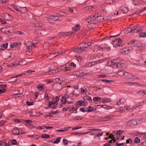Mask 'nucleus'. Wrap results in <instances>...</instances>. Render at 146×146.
<instances>
[{"mask_svg": "<svg viewBox=\"0 0 146 146\" xmlns=\"http://www.w3.org/2000/svg\"><path fill=\"white\" fill-rule=\"evenodd\" d=\"M86 42H83L79 45L78 48H74V51L78 53H82L85 49L88 48Z\"/></svg>", "mask_w": 146, "mask_h": 146, "instance_id": "obj_1", "label": "nucleus"}, {"mask_svg": "<svg viewBox=\"0 0 146 146\" xmlns=\"http://www.w3.org/2000/svg\"><path fill=\"white\" fill-rule=\"evenodd\" d=\"M113 41V45L114 47L119 46L122 43V40L119 38H118L117 39H116Z\"/></svg>", "mask_w": 146, "mask_h": 146, "instance_id": "obj_2", "label": "nucleus"}, {"mask_svg": "<svg viewBox=\"0 0 146 146\" xmlns=\"http://www.w3.org/2000/svg\"><path fill=\"white\" fill-rule=\"evenodd\" d=\"M53 87L55 89L57 90H59L62 88V86L61 83L56 82L53 85Z\"/></svg>", "mask_w": 146, "mask_h": 146, "instance_id": "obj_3", "label": "nucleus"}, {"mask_svg": "<svg viewBox=\"0 0 146 146\" xmlns=\"http://www.w3.org/2000/svg\"><path fill=\"white\" fill-rule=\"evenodd\" d=\"M59 17H60V16H51L47 19V20L49 23H52L54 21L58 20L59 19Z\"/></svg>", "mask_w": 146, "mask_h": 146, "instance_id": "obj_4", "label": "nucleus"}, {"mask_svg": "<svg viewBox=\"0 0 146 146\" xmlns=\"http://www.w3.org/2000/svg\"><path fill=\"white\" fill-rule=\"evenodd\" d=\"M59 72L58 69L57 68H55L54 69H51V68L50 70L48 72V73L50 74H53L55 73H57Z\"/></svg>", "mask_w": 146, "mask_h": 146, "instance_id": "obj_5", "label": "nucleus"}, {"mask_svg": "<svg viewBox=\"0 0 146 146\" xmlns=\"http://www.w3.org/2000/svg\"><path fill=\"white\" fill-rule=\"evenodd\" d=\"M139 25H137L133 27H130L131 30V32L132 33H137L139 32V29H137L139 27Z\"/></svg>", "mask_w": 146, "mask_h": 146, "instance_id": "obj_6", "label": "nucleus"}, {"mask_svg": "<svg viewBox=\"0 0 146 146\" xmlns=\"http://www.w3.org/2000/svg\"><path fill=\"white\" fill-rule=\"evenodd\" d=\"M120 53L122 54H125L129 53V50L127 48H124L120 50Z\"/></svg>", "mask_w": 146, "mask_h": 146, "instance_id": "obj_7", "label": "nucleus"}, {"mask_svg": "<svg viewBox=\"0 0 146 146\" xmlns=\"http://www.w3.org/2000/svg\"><path fill=\"white\" fill-rule=\"evenodd\" d=\"M146 90H142L137 92L138 95L139 96H143L146 95Z\"/></svg>", "mask_w": 146, "mask_h": 146, "instance_id": "obj_8", "label": "nucleus"}, {"mask_svg": "<svg viewBox=\"0 0 146 146\" xmlns=\"http://www.w3.org/2000/svg\"><path fill=\"white\" fill-rule=\"evenodd\" d=\"M63 66L65 68L66 71H70L71 70L72 67H71L70 64L69 63H67L66 64L64 65Z\"/></svg>", "mask_w": 146, "mask_h": 146, "instance_id": "obj_9", "label": "nucleus"}, {"mask_svg": "<svg viewBox=\"0 0 146 146\" xmlns=\"http://www.w3.org/2000/svg\"><path fill=\"white\" fill-rule=\"evenodd\" d=\"M76 74L77 76L81 77L83 76L85 74L82 70H80L76 72Z\"/></svg>", "mask_w": 146, "mask_h": 146, "instance_id": "obj_10", "label": "nucleus"}, {"mask_svg": "<svg viewBox=\"0 0 146 146\" xmlns=\"http://www.w3.org/2000/svg\"><path fill=\"white\" fill-rule=\"evenodd\" d=\"M115 117L114 115H109L108 116H107L106 117H105L104 118V120L103 121H110V120H111L113 118Z\"/></svg>", "mask_w": 146, "mask_h": 146, "instance_id": "obj_11", "label": "nucleus"}, {"mask_svg": "<svg viewBox=\"0 0 146 146\" xmlns=\"http://www.w3.org/2000/svg\"><path fill=\"white\" fill-rule=\"evenodd\" d=\"M21 9L20 12L21 13H26L28 11L27 8L25 7H19Z\"/></svg>", "mask_w": 146, "mask_h": 146, "instance_id": "obj_12", "label": "nucleus"}, {"mask_svg": "<svg viewBox=\"0 0 146 146\" xmlns=\"http://www.w3.org/2000/svg\"><path fill=\"white\" fill-rule=\"evenodd\" d=\"M134 46L137 48H141L142 46V43L140 41H137L135 42Z\"/></svg>", "mask_w": 146, "mask_h": 146, "instance_id": "obj_13", "label": "nucleus"}, {"mask_svg": "<svg viewBox=\"0 0 146 146\" xmlns=\"http://www.w3.org/2000/svg\"><path fill=\"white\" fill-rule=\"evenodd\" d=\"M124 76L128 78H132V74L128 72H124Z\"/></svg>", "mask_w": 146, "mask_h": 146, "instance_id": "obj_14", "label": "nucleus"}, {"mask_svg": "<svg viewBox=\"0 0 146 146\" xmlns=\"http://www.w3.org/2000/svg\"><path fill=\"white\" fill-rule=\"evenodd\" d=\"M12 132L15 135H19V131L17 129L14 128L12 130Z\"/></svg>", "mask_w": 146, "mask_h": 146, "instance_id": "obj_15", "label": "nucleus"}, {"mask_svg": "<svg viewBox=\"0 0 146 146\" xmlns=\"http://www.w3.org/2000/svg\"><path fill=\"white\" fill-rule=\"evenodd\" d=\"M83 99L85 100H88L90 102L92 101L91 98L88 96H85L83 98Z\"/></svg>", "mask_w": 146, "mask_h": 146, "instance_id": "obj_16", "label": "nucleus"}, {"mask_svg": "<svg viewBox=\"0 0 146 146\" xmlns=\"http://www.w3.org/2000/svg\"><path fill=\"white\" fill-rule=\"evenodd\" d=\"M110 99L108 98H103L102 100V102L104 103L110 102Z\"/></svg>", "mask_w": 146, "mask_h": 146, "instance_id": "obj_17", "label": "nucleus"}, {"mask_svg": "<svg viewBox=\"0 0 146 146\" xmlns=\"http://www.w3.org/2000/svg\"><path fill=\"white\" fill-rule=\"evenodd\" d=\"M124 32L125 34H128L131 33V30L130 27L125 29L124 30Z\"/></svg>", "mask_w": 146, "mask_h": 146, "instance_id": "obj_18", "label": "nucleus"}, {"mask_svg": "<svg viewBox=\"0 0 146 146\" xmlns=\"http://www.w3.org/2000/svg\"><path fill=\"white\" fill-rule=\"evenodd\" d=\"M5 17H7V18L8 19L7 20H11L13 19V17L8 13H5Z\"/></svg>", "mask_w": 146, "mask_h": 146, "instance_id": "obj_19", "label": "nucleus"}, {"mask_svg": "<svg viewBox=\"0 0 146 146\" xmlns=\"http://www.w3.org/2000/svg\"><path fill=\"white\" fill-rule=\"evenodd\" d=\"M35 25L36 27H43L44 26V25L42 23L37 22L35 23Z\"/></svg>", "mask_w": 146, "mask_h": 146, "instance_id": "obj_20", "label": "nucleus"}, {"mask_svg": "<svg viewBox=\"0 0 146 146\" xmlns=\"http://www.w3.org/2000/svg\"><path fill=\"white\" fill-rule=\"evenodd\" d=\"M118 35H114V36H107L106 37H105L104 38H103L100 39V41L104 40L106 39H109L110 38H111L112 37H115V36H117Z\"/></svg>", "mask_w": 146, "mask_h": 146, "instance_id": "obj_21", "label": "nucleus"}, {"mask_svg": "<svg viewBox=\"0 0 146 146\" xmlns=\"http://www.w3.org/2000/svg\"><path fill=\"white\" fill-rule=\"evenodd\" d=\"M22 61H18L17 60H16L14 62H13V65L14 66H17V65H19V64H21L20 62H22Z\"/></svg>", "mask_w": 146, "mask_h": 146, "instance_id": "obj_22", "label": "nucleus"}, {"mask_svg": "<svg viewBox=\"0 0 146 146\" xmlns=\"http://www.w3.org/2000/svg\"><path fill=\"white\" fill-rule=\"evenodd\" d=\"M58 15H60V16H66L67 15V13H66L65 12H62V11H60L59 12V13H58ZM60 18V17H59Z\"/></svg>", "mask_w": 146, "mask_h": 146, "instance_id": "obj_23", "label": "nucleus"}, {"mask_svg": "<svg viewBox=\"0 0 146 146\" xmlns=\"http://www.w3.org/2000/svg\"><path fill=\"white\" fill-rule=\"evenodd\" d=\"M118 59H117V60L116 59H114V60L113 61H114V65L116 66V67H120V66L121 65V64L119 63H118L116 61Z\"/></svg>", "mask_w": 146, "mask_h": 146, "instance_id": "obj_24", "label": "nucleus"}, {"mask_svg": "<svg viewBox=\"0 0 146 146\" xmlns=\"http://www.w3.org/2000/svg\"><path fill=\"white\" fill-rule=\"evenodd\" d=\"M121 101H123V102H125V100L124 98H122L119 100L118 102H116V104L117 105H120L121 104Z\"/></svg>", "mask_w": 146, "mask_h": 146, "instance_id": "obj_25", "label": "nucleus"}, {"mask_svg": "<svg viewBox=\"0 0 146 146\" xmlns=\"http://www.w3.org/2000/svg\"><path fill=\"white\" fill-rule=\"evenodd\" d=\"M18 45V44L17 42H15L11 45V47L12 48L15 47H17Z\"/></svg>", "mask_w": 146, "mask_h": 146, "instance_id": "obj_26", "label": "nucleus"}, {"mask_svg": "<svg viewBox=\"0 0 146 146\" xmlns=\"http://www.w3.org/2000/svg\"><path fill=\"white\" fill-rule=\"evenodd\" d=\"M72 34V33L70 32L64 33V37H66V36H70Z\"/></svg>", "mask_w": 146, "mask_h": 146, "instance_id": "obj_27", "label": "nucleus"}, {"mask_svg": "<svg viewBox=\"0 0 146 146\" xmlns=\"http://www.w3.org/2000/svg\"><path fill=\"white\" fill-rule=\"evenodd\" d=\"M122 11L124 13H126L128 12V10L127 8L126 7H123L122 9Z\"/></svg>", "mask_w": 146, "mask_h": 146, "instance_id": "obj_28", "label": "nucleus"}, {"mask_svg": "<svg viewBox=\"0 0 146 146\" xmlns=\"http://www.w3.org/2000/svg\"><path fill=\"white\" fill-rule=\"evenodd\" d=\"M90 16L92 18L91 20H92V21L94 20L97 18V17H99L98 16L96 15H92Z\"/></svg>", "mask_w": 146, "mask_h": 146, "instance_id": "obj_29", "label": "nucleus"}, {"mask_svg": "<svg viewBox=\"0 0 146 146\" xmlns=\"http://www.w3.org/2000/svg\"><path fill=\"white\" fill-rule=\"evenodd\" d=\"M139 36L140 37H145L146 36V33L144 32H141L139 34Z\"/></svg>", "mask_w": 146, "mask_h": 146, "instance_id": "obj_30", "label": "nucleus"}, {"mask_svg": "<svg viewBox=\"0 0 146 146\" xmlns=\"http://www.w3.org/2000/svg\"><path fill=\"white\" fill-rule=\"evenodd\" d=\"M117 74L120 76H122L124 75V72L123 71H118L117 72Z\"/></svg>", "mask_w": 146, "mask_h": 146, "instance_id": "obj_31", "label": "nucleus"}, {"mask_svg": "<svg viewBox=\"0 0 146 146\" xmlns=\"http://www.w3.org/2000/svg\"><path fill=\"white\" fill-rule=\"evenodd\" d=\"M61 139V138L60 137H57L56 140L53 142V143L54 144L58 143L60 141Z\"/></svg>", "mask_w": 146, "mask_h": 146, "instance_id": "obj_32", "label": "nucleus"}, {"mask_svg": "<svg viewBox=\"0 0 146 146\" xmlns=\"http://www.w3.org/2000/svg\"><path fill=\"white\" fill-rule=\"evenodd\" d=\"M64 53V52H57V53H53L54 55H55L54 56H57L59 55L63 54Z\"/></svg>", "mask_w": 146, "mask_h": 146, "instance_id": "obj_33", "label": "nucleus"}, {"mask_svg": "<svg viewBox=\"0 0 146 146\" xmlns=\"http://www.w3.org/2000/svg\"><path fill=\"white\" fill-rule=\"evenodd\" d=\"M11 142L13 144V145H18L17 141L15 139L12 140L11 141Z\"/></svg>", "mask_w": 146, "mask_h": 146, "instance_id": "obj_34", "label": "nucleus"}, {"mask_svg": "<svg viewBox=\"0 0 146 146\" xmlns=\"http://www.w3.org/2000/svg\"><path fill=\"white\" fill-rule=\"evenodd\" d=\"M85 102L84 101H82V100H79L77 102V104L78 105H80V106L82 105V104L83 103L84 104Z\"/></svg>", "mask_w": 146, "mask_h": 146, "instance_id": "obj_35", "label": "nucleus"}, {"mask_svg": "<svg viewBox=\"0 0 146 146\" xmlns=\"http://www.w3.org/2000/svg\"><path fill=\"white\" fill-rule=\"evenodd\" d=\"M94 108L91 106H89L88 108L87 112H90L93 111Z\"/></svg>", "mask_w": 146, "mask_h": 146, "instance_id": "obj_36", "label": "nucleus"}, {"mask_svg": "<svg viewBox=\"0 0 146 146\" xmlns=\"http://www.w3.org/2000/svg\"><path fill=\"white\" fill-rule=\"evenodd\" d=\"M8 45V43H6L5 44H3L1 45V46L2 47H3L5 48L6 49L7 48Z\"/></svg>", "mask_w": 146, "mask_h": 146, "instance_id": "obj_37", "label": "nucleus"}, {"mask_svg": "<svg viewBox=\"0 0 146 146\" xmlns=\"http://www.w3.org/2000/svg\"><path fill=\"white\" fill-rule=\"evenodd\" d=\"M107 2L109 4H114V2H115V1L114 0H107Z\"/></svg>", "mask_w": 146, "mask_h": 146, "instance_id": "obj_38", "label": "nucleus"}, {"mask_svg": "<svg viewBox=\"0 0 146 146\" xmlns=\"http://www.w3.org/2000/svg\"><path fill=\"white\" fill-rule=\"evenodd\" d=\"M140 141V140L138 137H136L134 140V142L136 143H138Z\"/></svg>", "mask_w": 146, "mask_h": 146, "instance_id": "obj_39", "label": "nucleus"}, {"mask_svg": "<svg viewBox=\"0 0 146 146\" xmlns=\"http://www.w3.org/2000/svg\"><path fill=\"white\" fill-rule=\"evenodd\" d=\"M50 137V136L48 135H47L46 134H45L44 135L43 134L42 135V138H48Z\"/></svg>", "mask_w": 146, "mask_h": 146, "instance_id": "obj_40", "label": "nucleus"}, {"mask_svg": "<svg viewBox=\"0 0 146 146\" xmlns=\"http://www.w3.org/2000/svg\"><path fill=\"white\" fill-rule=\"evenodd\" d=\"M83 118L82 117H80V116H76L74 118V119H76V120H82Z\"/></svg>", "mask_w": 146, "mask_h": 146, "instance_id": "obj_41", "label": "nucleus"}, {"mask_svg": "<svg viewBox=\"0 0 146 146\" xmlns=\"http://www.w3.org/2000/svg\"><path fill=\"white\" fill-rule=\"evenodd\" d=\"M101 98L98 97H95L94 98L93 100L94 101H99L100 100Z\"/></svg>", "mask_w": 146, "mask_h": 146, "instance_id": "obj_42", "label": "nucleus"}, {"mask_svg": "<svg viewBox=\"0 0 146 146\" xmlns=\"http://www.w3.org/2000/svg\"><path fill=\"white\" fill-rule=\"evenodd\" d=\"M49 103V104L48 105V106L49 108H52V107L51 106L52 105H53V101H52L51 102H48Z\"/></svg>", "mask_w": 146, "mask_h": 146, "instance_id": "obj_43", "label": "nucleus"}, {"mask_svg": "<svg viewBox=\"0 0 146 146\" xmlns=\"http://www.w3.org/2000/svg\"><path fill=\"white\" fill-rule=\"evenodd\" d=\"M112 81L110 80H108L105 79H103L102 80V81L103 82L107 83H109L111 82Z\"/></svg>", "mask_w": 146, "mask_h": 146, "instance_id": "obj_44", "label": "nucleus"}, {"mask_svg": "<svg viewBox=\"0 0 146 146\" xmlns=\"http://www.w3.org/2000/svg\"><path fill=\"white\" fill-rule=\"evenodd\" d=\"M58 36L59 37H61L62 36L64 37V33H60L58 34Z\"/></svg>", "mask_w": 146, "mask_h": 146, "instance_id": "obj_45", "label": "nucleus"}, {"mask_svg": "<svg viewBox=\"0 0 146 146\" xmlns=\"http://www.w3.org/2000/svg\"><path fill=\"white\" fill-rule=\"evenodd\" d=\"M123 132V131L122 130H119L117 132L116 134L117 135H120Z\"/></svg>", "mask_w": 146, "mask_h": 146, "instance_id": "obj_46", "label": "nucleus"}, {"mask_svg": "<svg viewBox=\"0 0 146 146\" xmlns=\"http://www.w3.org/2000/svg\"><path fill=\"white\" fill-rule=\"evenodd\" d=\"M132 142V141L131 139L130 138L129 139H127L126 140L125 144H127L128 143H131Z\"/></svg>", "mask_w": 146, "mask_h": 146, "instance_id": "obj_47", "label": "nucleus"}, {"mask_svg": "<svg viewBox=\"0 0 146 146\" xmlns=\"http://www.w3.org/2000/svg\"><path fill=\"white\" fill-rule=\"evenodd\" d=\"M81 93H84L87 91V89H85L82 88L81 89Z\"/></svg>", "mask_w": 146, "mask_h": 146, "instance_id": "obj_48", "label": "nucleus"}, {"mask_svg": "<svg viewBox=\"0 0 146 146\" xmlns=\"http://www.w3.org/2000/svg\"><path fill=\"white\" fill-rule=\"evenodd\" d=\"M70 64L71 67V66H73V67L75 68L76 66V65L73 62H71Z\"/></svg>", "mask_w": 146, "mask_h": 146, "instance_id": "obj_49", "label": "nucleus"}, {"mask_svg": "<svg viewBox=\"0 0 146 146\" xmlns=\"http://www.w3.org/2000/svg\"><path fill=\"white\" fill-rule=\"evenodd\" d=\"M63 142H65L64 144L65 145H67L68 143V142H67V140L65 139H63Z\"/></svg>", "mask_w": 146, "mask_h": 146, "instance_id": "obj_50", "label": "nucleus"}, {"mask_svg": "<svg viewBox=\"0 0 146 146\" xmlns=\"http://www.w3.org/2000/svg\"><path fill=\"white\" fill-rule=\"evenodd\" d=\"M6 141L5 140L3 141H0V146H3L4 145L3 143H5Z\"/></svg>", "mask_w": 146, "mask_h": 146, "instance_id": "obj_51", "label": "nucleus"}, {"mask_svg": "<svg viewBox=\"0 0 146 146\" xmlns=\"http://www.w3.org/2000/svg\"><path fill=\"white\" fill-rule=\"evenodd\" d=\"M25 121L27 123H31H31L33 122L31 120H25Z\"/></svg>", "mask_w": 146, "mask_h": 146, "instance_id": "obj_52", "label": "nucleus"}, {"mask_svg": "<svg viewBox=\"0 0 146 146\" xmlns=\"http://www.w3.org/2000/svg\"><path fill=\"white\" fill-rule=\"evenodd\" d=\"M103 61V59H101L99 60H98L97 61H95L96 62V64H99L100 63L102 62Z\"/></svg>", "mask_w": 146, "mask_h": 146, "instance_id": "obj_53", "label": "nucleus"}, {"mask_svg": "<svg viewBox=\"0 0 146 146\" xmlns=\"http://www.w3.org/2000/svg\"><path fill=\"white\" fill-rule=\"evenodd\" d=\"M0 87L3 89H5L7 87V85H0Z\"/></svg>", "mask_w": 146, "mask_h": 146, "instance_id": "obj_54", "label": "nucleus"}, {"mask_svg": "<svg viewBox=\"0 0 146 146\" xmlns=\"http://www.w3.org/2000/svg\"><path fill=\"white\" fill-rule=\"evenodd\" d=\"M12 6H13V8L15 10H16L17 11H18L20 12V10H19L17 8V7L16 6H15L13 4L12 5Z\"/></svg>", "mask_w": 146, "mask_h": 146, "instance_id": "obj_55", "label": "nucleus"}, {"mask_svg": "<svg viewBox=\"0 0 146 146\" xmlns=\"http://www.w3.org/2000/svg\"><path fill=\"white\" fill-rule=\"evenodd\" d=\"M6 91V90L5 89H3L2 90H0V94L3 93Z\"/></svg>", "mask_w": 146, "mask_h": 146, "instance_id": "obj_56", "label": "nucleus"}, {"mask_svg": "<svg viewBox=\"0 0 146 146\" xmlns=\"http://www.w3.org/2000/svg\"><path fill=\"white\" fill-rule=\"evenodd\" d=\"M5 121H1L0 122V125L3 126V125L5 123Z\"/></svg>", "mask_w": 146, "mask_h": 146, "instance_id": "obj_57", "label": "nucleus"}, {"mask_svg": "<svg viewBox=\"0 0 146 146\" xmlns=\"http://www.w3.org/2000/svg\"><path fill=\"white\" fill-rule=\"evenodd\" d=\"M87 44L86 45H87V46L88 48L89 46H90L92 44V42H86Z\"/></svg>", "mask_w": 146, "mask_h": 146, "instance_id": "obj_58", "label": "nucleus"}, {"mask_svg": "<svg viewBox=\"0 0 146 146\" xmlns=\"http://www.w3.org/2000/svg\"><path fill=\"white\" fill-rule=\"evenodd\" d=\"M24 75L23 74V73H22L21 74H19V75H17L16 76H14L13 78H17V77H19V76H21L23 75Z\"/></svg>", "mask_w": 146, "mask_h": 146, "instance_id": "obj_59", "label": "nucleus"}, {"mask_svg": "<svg viewBox=\"0 0 146 146\" xmlns=\"http://www.w3.org/2000/svg\"><path fill=\"white\" fill-rule=\"evenodd\" d=\"M80 110L83 112H86V110L84 108H80Z\"/></svg>", "mask_w": 146, "mask_h": 146, "instance_id": "obj_60", "label": "nucleus"}, {"mask_svg": "<svg viewBox=\"0 0 146 146\" xmlns=\"http://www.w3.org/2000/svg\"><path fill=\"white\" fill-rule=\"evenodd\" d=\"M69 98V96L67 94H66L64 96L62 97V98L63 99H67Z\"/></svg>", "mask_w": 146, "mask_h": 146, "instance_id": "obj_61", "label": "nucleus"}, {"mask_svg": "<svg viewBox=\"0 0 146 146\" xmlns=\"http://www.w3.org/2000/svg\"><path fill=\"white\" fill-rule=\"evenodd\" d=\"M89 64H91V66L94 65L96 64V62L95 61L94 62H90L89 63Z\"/></svg>", "mask_w": 146, "mask_h": 146, "instance_id": "obj_62", "label": "nucleus"}, {"mask_svg": "<svg viewBox=\"0 0 146 146\" xmlns=\"http://www.w3.org/2000/svg\"><path fill=\"white\" fill-rule=\"evenodd\" d=\"M133 3L135 5H136L138 3V1L137 0H134Z\"/></svg>", "mask_w": 146, "mask_h": 146, "instance_id": "obj_63", "label": "nucleus"}, {"mask_svg": "<svg viewBox=\"0 0 146 146\" xmlns=\"http://www.w3.org/2000/svg\"><path fill=\"white\" fill-rule=\"evenodd\" d=\"M146 10V7H144L142 9L140 10V11L138 13H141V12H142L143 11H144L145 10Z\"/></svg>", "mask_w": 146, "mask_h": 146, "instance_id": "obj_64", "label": "nucleus"}]
</instances>
